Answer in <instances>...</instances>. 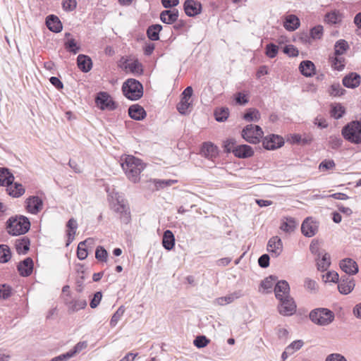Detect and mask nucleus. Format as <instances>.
Instances as JSON below:
<instances>
[{
    "instance_id": "obj_1",
    "label": "nucleus",
    "mask_w": 361,
    "mask_h": 361,
    "mask_svg": "<svg viewBox=\"0 0 361 361\" xmlns=\"http://www.w3.org/2000/svg\"><path fill=\"white\" fill-rule=\"evenodd\" d=\"M121 167L128 178L133 182H139L140 173L145 169V164L141 159L133 156L127 155L121 158Z\"/></svg>"
},
{
    "instance_id": "obj_2",
    "label": "nucleus",
    "mask_w": 361,
    "mask_h": 361,
    "mask_svg": "<svg viewBox=\"0 0 361 361\" xmlns=\"http://www.w3.org/2000/svg\"><path fill=\"white\" fill-rule=\"evenodd\" d=\"M8 233L12 235H20L27 233L30 228L29 219L23 216L11 217L6 222Z\"/></svg>"
},
{
    "instance_id": "obj_3",
    "label": "nucleus",
    "mask_w": 361,
    "mask_h": 361,
    "mask_svg": "<svg viewBox=\"0 0 361 361\" xmlns=\"http://www.w3.org/2000/svg\"><path fill=\"white\" fill-rule=\"evenodd\" d=\"M310 319L314 324L319 326H327L334 319V313L324 307H319L312 310L309 314Z\"/></svg>"
},
{
    "instance_id": "obj_4",
    "label": "nucleus",
    "mask_w": 361,
    "mask_h": 361,
    "mask_svg": "<svg viewBox=\"0 0 361 361\" xmlns=\"http://www.w3.org/2000/svg\"><path fill=\"white\" fill-rule=\"evenodd\" d=\"M342 135L348 142L361 144V121H353L347 123L341 130Z\"/></svg>"
},
{
    "instance_id": "obj_5",
    "label": "nucleus",
    "mask_w": 361,
    "mask_h": 361,
    "mask_svg": "<svg viewBox=\"0 0 361 361\" xmlns=\"http://www.w3.org/2000/svg\"><path fill=\"white\" fill-rule=\"evenodd\" d=\"M123 94L130 100H137L143 95V86L134 78L128 79L122 86Z\"/></svg>"
},
{
    "instance_id": "obj_6",
    "label": "nucleus",
    "mask_w": 361,
    "mask_h": 361,
    "mask_svg": "<svg viewBox=\"0 0 361 361\" xmlns=\"http://www.w3.org/2000/svg\"><path fill=\"white\" fill-rule=\"evenodd\" d=\"M264 132L260 126L253 124L247 125L242 130L243 137L248 142L257 144L263 137Z\"/></svg>"
},
{
    "instance_id": "obj_7",
    "label": "nucleus",
    "mask_w": 361,
    "mask_h": 361,
    "mask_svg": "<svg viewBox=\"0 0 361 361\" xmlns=\"http://www.w3.org/2000/svg\"><path fill=\"white\" fill-rule=\"evenodd\" d=\"M278 305V311L283 316H291L296 312V304L293 298L290 296L283 298Z\"/></svg>"
},
{
    "instance_id": "obj_8",
    "label": "nucleus",
    "mask_w": 361,
    "mask_h": 361,
    "mask_svg": "<svg viewBox=\"0 0 361 361\" xmlns=\"http://www.w3.org/2000/svg\"><path fill=\"white\" fill-rule=\"evenodd\" d=\"M97 106L102 110L113 111L116 109V104L111 96L105 92H100L95 99Z\"/></svg>"
},
{
    "instance_id": "obj_9",
    "label": "nucleus",
    "mask_w": 361,
    "mask_h": 361,
    "mask_svg": "<svg viewBox=\"0 0 361 361\" xmlns=\"http://www.w3.org/2000/svg\"><path fill=\"white\" fill-rule=\"evenodd\" d=\"M263 147L268 150H274L284 145V140L277 135H270L265 137L262 141Z\"/></svg>"
},
{
    "instance_id": "obj_10",
    "label": "nucleus",
    "mask_w": 361,
    "mask_h": 361,
    "mask_svg": "<svg viewBox=\"0 0 361 361\" xmlns=\"http://www.w3.org/2000/svg\"><path fill=\"white\" fill-rule=\"evenodd\" d=\"M267 251L273 257H278L281 254L283 251V243L279 236H273L269 240Z\"/></svg>"
},
{
    "instance_id": "obj_11",
    "label": "nucleus",
    "mask_w": 361,
    "mask_h": 361,
    "mask_svg": "<svg viewBox=\"0 0 361 361\" xmlns=\"http://www.w3.org/2000/svg\"><path fill=\"white\" fill-rule=\"evenodd\" d=\"M318 231V224L312 217L306 218L302 225L301 231L306 237L314 236Z\"/></svg>"
},
{
    "instance_id": "obj_12",
    "label": "nucleus",
    "mask_w": 361,
    "mask_h": 361,
    "mask_svg": "<svg viewBox=\"0 0 361 361\" xmlns=\"http://www.w3.org/2000/svg\"><path fill=\"white\" fill-rule=\"evenodd\" d=\"M340 267L345 274L350 275L356 274L358 271L357 262L351 258H345L340 262Z\"/></svg>"
},
{
    "instance_id": "obj_13",
    "label": "nucleus",
    "mask_w": 361,
    "mask_h": 361,
    "mask_svg": "<svg viewBox=\"0 0 361 361\" xmlns=\"http://www.w3.org/2000/svg\"><path fill=\"white\" fill-rule=\"evenodd\" d=\"M183 8L188 16H195L201 13L202 5L195 0H186L184 2Z\"/></svg>"
},
{
    "instance_id": "obj_14",
    "label": "nucleus",
    "mask_w": 361,
    "mask_h": 361,
    "mask_svg": "<svg viewBox=\"0 0 361 361\" xmlns=\"http://www.w3.org/2000/svg\"><path fill=\"white\" fill-rule=\"evenodd\" d=\"M26 204L27 211L36 214L42 209L43 202L38 196H32L27 199Z\"/></svg>"
},
{
    "instance_id": "obj_15",
    "label": "nucleus",
    "mask_w": 361,
    "mask_h": 361,
    "mask_svg": "<svg viewBox=\"0 0 361 361\" xmlns=\"http://www.w3.org/2000/svg\"><path fill=\"white\" fill-rule=\"evenodd\" d=\"M355 284L353 279L348 276H342L338 284V288L341 294L347 295L354 288Z\"/></svg>"
},
{
    "instance_id": "obj_16",
    "label": "nucleus",
    "mask_w": 361,
    "mask_h": 361,
    "mask_svg": "<svg viewBox=\"0 0 361 361\" xmlns=\"http://www.w3.org/2000/svg\"><path fill=\"white\" fill-rule=\"evenodd\" d=\"M33 267L32 259L27 257L18 264L17 269L20 276L26 277L31 275L33 271Z\"/></svg>"
},
{
    "instance_id": "obj_17",
    "label": "nucleus",
    "mask_w": 361,
    "mask_h": 361,
    "mask_svg": "<svg viewBox=\"0 0 361 361\" xmlns=\"http://www.w3.org/2000/svg\"><path fill=\"white\" fill-rule=\"evenodd\" d=\"M276 299L282 300L283 298L290 295V286L285 280L279 281L274 288Z\"/></svg>"
},
{
    "instance_id": "obj_18",
    "label": "nucleus",
    "mask_w": 361,
    "mask_h": 361,
    "mask_svg": "<svg viewBox=\"0 0 361 361\" xmlns=\"http://www.w3.org/2000/svg\"><path fill=\"white\" fill-rule=\"evenodd\" d=\"M114 211L120 214V218L123 223H129L130 219V212L129 211V207L126 204L118 202L114 205Z\"/></svg>"
},
{
    "instance_id": "obj_19",
    "label": "nucleus",
    "mask_w": 361,
    "mask_h": 361,
    "mask_svg": "<svg viewBox=\"0 0 361 361\" xmlns=\"http://www.w3.org/2000/svg\"><path fill=\"white\" fill-rule=\"evenodd\" d=\"M179 13L176 8L164 10L160 13V20L166 24H173L178 18Z\"/></svg>"
},
{
    "instance_id": "obj_20",
    "label": "nucleus",
    "mask_w": 361,
    "mask_h": 361,
    "mask_svg": "<svg viewBox=\"0 0 361 361\" xmlns=\"http://www.w3.org/2000/svg\"><path fill=\"white\" fill-rule=\"evenodd\" d=\"M201 154L205 158L213 160L218 156L219 150L212 142H204L201 149Z\"/></svg>"
},
{
    "instance_id": "obj_21",
    "label": "nucleus",
    "mask_w": 361,
    "mask_h": 361,
    "mask_svg": "<svg viewBox=\"0 0 361 361\" xmlns=\"http://www.w3.org/2000/svg\"><path fill=\"white\" fill-rule=\"evenodd\" d=\"M361 77L357 73H350L343 78V85L348 88H355L360 85Z\"/></svg>"
},
{
    "instance_id": "obj_22",
    "label": "nucleus",
    "mask_w": 361,
    "mask_h": 361,
    "mask_svg": "<svg viewBox=\"0 0 361 361\" xmlns=\"http://www.w3.org/2000/svg\"><path fill=\"white\" fill-rule=\"evenodd\" d=\"M46 25L50 31L56 33L60 32L63 29L61 20L54 15H49L47 17Z\"/></svg>"
},
{
    "instance_id": "obj_23",
    "label": "nucleus",
    "mask_w": 361,
    "mask_h": 361,
    "mask_svg": "<svg viewBox=\"0 0 361 361\" xmlns=\"http://www.w3.org/2000/svg\"><path fill=\"white\" fill-rule=\"evenodd\" d=\"M129 116L136 121L143 120L146 116V111L142 106L139 104H133L128 109Z\"/></svg>"
},
{
    "instance_id": "obj_24",
    "label": "nucleus",
    "mask_w": 361,
    "mask_h": 361,
    "mask_svg": "<svg viewBox=\"0 0 361 361\" xmlns=\"http://www.w3.org/2000/svg\"><path fill=\"white\" fill-rule=\"evenodd\" d=\"M233 154L238 158L245 159L254 154L252 148L247 145H240L236 146L233 150Z\"/></svg>"
},
{
    "instance_id": "obj_25",
    "label": "nucleus",
    "mask_w": 361,
    "mask_h": 361,
    "mask_svg": "<svg viewBox=\"0 0 361 361\" xmlns=\"http://www.w3.org/2000/svg\"><path fill=\"white\" fill-rule=\"evenodd\" d=\"M77 64L79 69L84 73L89 72L92 67V59L90 57L84 54H79L78 56Z\"/></svg>"
},
{
    "instance_id": "obj_26",
    "label": "nucleus",
    "mask_w": 361,
    "mask_h": 361,
    "mask_svg": "<svg viewBox=\"0 0 361 361\" xmlns=\"http://www.w3.org/2000/svg\"><path fill=\"white\" fill-rule=\"evenodd\" d=\"M243 296L241 290H236L226 296L219 297L216 299V302L219 305H225L233 302L235 300L240 298Z\"/></svg>"
},
{
    "instance_id": "obj_27",
    "label": "nucleus",
    "mask_w": 361,
    "mask_h": 361,
    "mask_svg": "<svg viewBox=\"0 0 361 361\" xmlns=\"http://www.w3.org/2000/svg\"><path fill=\"white\" fill-rule=\"evenodd\" d=\"M299 69L303 75L311 77L314 74L315 66L311 61H302L300 64Z\"/></svg>"
},
{
    "instance_id": "obj_28",
    "label": "nucleus",
    "mask_w": 361,
    "mask_h": 361,
    "mask_svg": "<svg viewBox=\"0 0 361 361\" xmlns=\"http://www.w3.org/2000/svg\"><path fill=\"white\" fill-rule=\"evenodd\" d=\"M317 269L320 271H324L328 269L331 264L330 255L327 252H324L320 257H316Z\"/></svg>"
},
{
    "instance_id": "obj_29",
    "label": "nucleus",
    "mask_w": 361,
    "mask_h": 361,
    "mask_svg": "<svg viewBox=\"0 0 361 361\" xmlns=\"http://www.w3.org/2000/svg\"><path fill=\"white\" fill-rule=\"evenodd\" d=\"M14 180L13 175L6 168H0V185L9 186Z\"/></svg>"
},
{
    "instance_id": "obj_30",
    "label": "nucleus",
    "mask_w": 361,
    "mask_h": 361,
    "mask_svg": "<svg viewBox=\"0 0 361 361\" xmlns=\"http://www.w3.org/2000/svg\"><path fill=\"white\" fill-rule=\"evenodd\" d=\"M298 223L293 217H286L282 220L280 228L286 233H292L295 231Z\"/></svg>"
},
{
    "instance_id": "obj_31",
    "label": "nucleus",
    "mask_w": 361,
    "mask_h": 361,
    "mask_svg": "<svg viewBox=\"0 0 361 361\" xmlns=\"http://www.w3.org/2000/svg\"><path fill=\"white\" fill-rule=\"evenodd\" d=\"M162 245L167 250H171L173 248L175 245V237L171 231L166 230L164 232Z\"/></svg>"
},
{
    "instance_id": "obj_32",
    "label": "nucleus",
    "mask_w": 361,
    "mask_h": 361,
    "mask_svg": "<svg viewBox=\"0 0 361 361\" xmlns=\"http://www.w3.org/2000/svg\"><path fill=\"white\" fill-rule=\"evenodd\" d=\"M6 191L8 194L13 197H19L25 193V188L20 183H15L7 186Z\"/></svg>"
},
{
    "instance_id": "obj_33",
    "label": "nucleus",
    "mask_w": 361,
    "mask_h": 361,
    "mask_svg": "<svg viewBox=\"0 0 361 361\" xmlns=\"http://www.w3.org/2000/svg\"><path fill=\"white\" fill-rule=\"evenodd\" d=\"M30 241L27 237H23L16 240V249L18 254H25L30 249Z\"/></svg>"
},
{
    "instance_id": "obj_34",
    "label": "nucleus",
    "mask_w": 361,
    "mask_h": 361,
    "mask_svg": "<svg viewBox=\"0 0 361 361\" xmlns=\"http://www.w3.org/2000/svg\"><path fill=\"white\" fill-rule=\"evenodd\" d=\"M300 26V20L295 15H288L286 18L284 27L288 31H294Z\"/></svg>"
},
{
    "instance_id": "obj_35",
    "label": "nucleus",
    "mask_w": 361,
    "mask_h": 361,
    "mask_svg": "<svg viewBox=\"0 0 361 361\" xmlns=\"http://www.w3.org/2000/svg\"><path fill=\"white\" fill-rule=\"evenodd\" d=\"M329 60L331 67L334 70L341 71L344 69L345 66V59L344 57L341 56V55H334V56H330Z\"/></svg>"
},
{
    "instance_id": "obj_36",
    "label": "nucleus",
    "mask_w": 361,
    "mask_h": 361,
    "mask_svg": "<svg viewBox=\"0 0 361 361\" xmlns=\"http://www.w3.org/2000/svg\"><path fill=\"white\" fill-rule=\"evenodd\" d=\"M162 30V25L159 24L152 25L147 29V36L152 41L159 39V32Z\"/></svg>"
},
{
    "instance_id": "obj_37",
    "label": "nucleus",
    "mask_w": 361,
    "mask_h": 361,
    "mask_svg": "<svg viewBox=\"0 0 361 361\" xmlns=\"http://www.w3.org/2000/svg\"><path fill=\"white\" fill-rule=\"evenodd\" d=\"M92 242V239L87 238L85 240L80 242L78 244V250H77V256L79 259L83 260L87 258V250L86 248V245H90Z\"/></svg>"
},
{
    "instance_id": "obj_38",
    "label": "nucleus",
    "mask_w": 361,
    "mask_h": 361,
    "mask_svg": "<svg viewBox=\"0 0 361 361\" xmlns=\"http://www.w3.org/2000/svg\"><path fill=\"white\" fill-rule=\"evenodd\" d=\"M125 68L128 69L132 73L137 75H140L143 73L142 65L138 60L126 63Z\"/></svg>"
},
{
    "instance_id": "obj_39",
    "label": "nucleus",
    "mask_w": 361,
    "mask_h": 361,
    "mask_svg": "<svg viewBox=\"0 0 361 361\" xmlns=\"http://www.w3.org/2000/svg\"><path fill=\"white\" fill-rule=\"evenodd\" d=\"M68 311L71 312H78L80 310L85 309L87 306V302L83 299L74 300L67 303Z\"/></svg>"
},
{
    "instance_id": "obj_40",
    "label": "nucleus",
    "mask_w": 361,
    "mask_h": 361,
    "mask_svg": "<svg viewBox=\"0 0 361 361\" xmlns=\"http://www.w3.org/2000/svg\"><path fill=\"white\" fill-rule=\"evenodd\" d=\"M66 226L68 227V230L67 231V235L68 237V243H66L67 245L70 244V243L73 240L74 235L75 234V231L77 229V222L73 219L71 218L68 220Z\"/></svg>"
},
{
    "instance_id": "obj_41",
    "label": "nucleus",
    "mask_w": 361,
    "mask_h": 361,
    "mask_svg": "<svg viewBox=\"0 0 361 361\" xmlns=\"http://www.w3.org/2000/svg\"><path fill=\"white\" fill-rule=\"evenodd\" d=\"M11 258V252L10 247L7 245H0V262H8Z\"/></svg>"
},
{
    "instance_id": "obj_42",
    "label": "nucleus",
    "mask_w": 361,
    "mask_h": 361,
    "mask_svg": "<svg viewBox=\"0 0 361 361\" xmlns=\"http://www.w3.org/2000/svg\"><path fill=\"white\" fill-rule=\"evenodd\" d=\"M349 49V45L345 39H339L334 45V55H342Z\"/></svg>"
},
{
    "instance_id": "obj_43",
    "label": "nucleus",
    "mask_w": 361,
    "mask_h": 361,
    "mask_svg": "<svg viewBox=\"0 0 361 361\" xmlns=\"http://www.w3.org/2000/svg\"><path fill=\"white\" fill-rule=\"evenodd\" d=\"M243 118L248 122L258 121L260 119V113L256 109H249L244 114Z\"/></svg>"
},
{
    "instance_id": "obj_44",
    "label": "nucleus",
    "mask_w": 361,
    "mask_h": 361,
    "mask_svg": "<svg viewBox=\"0 0 361 361\" xmlns=\"http://www.w3.org/2000/svg\"><path fill=\"white\" fill-rule=\"evenodd\" d=\"M229 116V110L228 108L216 109L214 111L215 119L219 122L225 121Z\"/></svg>"
},
{
    "instance_id": "obj_45",
    "label": "nucleus",
    "mask_w": 361,
    "mask_h": 361,
    "mask_svg": "<svg viewBox=\"0 0 361 361\" xmlns=\"http://www.w3.org/2000/svg\"><path fill=\"white\" fill-rule=\"evenodd\" d=\"M125 310H126V309H125L124 306L121 305L118 308V310L116 311V312L112 315L111 320H110V326L111 327H115L116 326L118 321L121 319V318L123 315Z\"/></svg>"
},
{
    "instance_id": "obj_46",
    "label": "nucleus",
    "mask_w": 361,
    "mask_h": 361,
    "mask_svg": "<svg viewBox=\"0 0 361 361\" xmlns=\"http://www.w3.org/2000/svg\"><path fill=\"white\" fill-rule=\"evenodd\" d=\"M65 49L73 54H76L80 51V47L77 44L74 39H69L64 43Z\"/></svg>"
},
{
    "instance_id": "obj_47",
    "label": "nucleus",
    "mask_w": 361,
    "mask_h": 361,
    "mask_svg": "<svg viewBox=\"0 0 361 361\" xmlns=\"http://www.w3.org/2000/svg\"><path fill=\"white\" fill-rule=\"evenodd\" d=\"M190 99L182 97L180 102L177 104V110L181 114H185L188 109L191 105V103L189 102Z\"/></svg>"
},
{
    "instance_id": "obj_48",
    "label": "nucleus",
    "mask_w": 361,
    "mask_h": 361,
    "mask_svg": "<svg viewBox=\"0 0 361 361\" xmlns=\"http://www.w3.org/2000/svg\"><path fill=\"white\" fill-rule=\"evenodd\" d=\"M210 342L205 336H197L193 341V344L197 348H202L206 347Z\"/></svg>"
},
{
    "instance_id": "obj_49",
    "label": "nucleus",
    "mask_w": 361,
    "mask_h": 361,
    "mask_svg": "<svg viewBox=\"0 0 361 361\" xmlns=\"http://www.w3.org/2000/svg\"><path fill=\"white\" fill-rule=\"evenodd\" d=\"M95 257L97 260L106 262L107 261L108 252L102 246H98L95 251Z\"/></svg>"
},
{
    "instance_id": "obj_50",
    "label": "nucleus",
    "mask_w": 361,
    "mask_h": 361,
    "mask_svg": "<svg viewBox=\"0 0 361 361\" xmlns=\"http://www.w3.org/2000/svg\"><path fill=\"white\" fill-rule=\"evenodd\" d=\"M279 51V47L273 43H269L266 45L265 47V54L266 55L270 58H274Z\"/></svg>"
},
{
    "instance_id": "obj_51",
    "label": "nucleus",
    "mask_w": 361,
    "mask_h": 361,
    "mask_svg": "<svg viewBox=\"0 0 361 361\" xmlns=\"http://www.w3.org/2000/svg\"><path fill=\"white\" fill-rule=\"evenodd\" d=\"M310 250L312 254L320 257L325 252L324 250H320L319 243L318 240H313L310 245Z\"/></svg>"
},
{
    "instance_id": "obj_52",
    "label": "nucleus",
    "mask_w": 361,
    "mask_h": 361,
    "mask_svg": "<svg viewBox=\"0 0 361 361\" xmlns=\"http://www.w3.org/2000/svg\"><path fill=\"white\" fill-rule=\"evenodd\" d=\"M345 92V90L343 89L340 84H333L329 90V93L331 95L334 97H338L344 94Z\"/></svg>"
},
{
    "instance_id": "obj_53",
    "label": "nucleus",
    "mask_w": 361,
    "mask_h": 361,
    "mask_svg": "<svg viewBox=\"0 0 361 361\" xmlns=\"http://www.w3.org/2000/svg\"><path fill=\"white\" fill-rule=\"evenodd\" d=\"M154 183L155 184V186L157 189L159 188H164L166 187H169L172 185L173 184L177 183L176 180H159V179H155L154 180Z\"/></svg>"
},
{
    "instance_id": "obj_54",
    "label": "nucleus",
    "mask_w": 361,
    "mask_h": 361,
    "mask_svg": "<svg viewBox=\"0 0 361 361\" xmlns=\"http://www.w3.org/2000/svg\"><path fill=\"white\" fill-rule=\"evenodd\" d=\"M12 294V288L11 286L3 284L0 285V298L8 299Z\"/></svg>"
},
{
    "instance_id": "obj_55",
    "label": "nucleus",
    "mask_w": 361,
    "mask_h": 361,
    "mask_svg": "<svg viewBox=\"0 0 361 361\" xmlns=\"http://www.w3.org/2000/svg\"><path fill=\"white\" fill-rule=\"evenodd\" d=\"M329 145L332 149H338L343 143L342 139L339 135H331L329 140Z\"/></svg>"
},
{
    "instance_id": "obj_56",
    "label": "nucleus",
    "mask_w": 361,
    "mask_h": 361,
    "mask_svg": "<svg viewBox=\"0 0 361 361\" xmlns=\"http://www.w3.org/2000/svg\"><path fill=\"white\" fill-rule=\"evenodd\" d=\"M223 147L226 152H227V153L233 152V150L236 147L235 140L233 138L227 139L226 141H224Z\"/></svg>"
},
{
    "instance_id": "obj_57",
    "label": "nucleus",
    "mask_w": 361,
    "mask_h": 361,
    "mask_svg": "<svg viewBox=\"0 0 361 361\" xmlns=\"http://www.w3.org/2000/svg\"><path fill=\"white\" fill-rule=\"evenodd\" d=\"M323 35V27L317 25L310 30V36L314 39H321Z\"/></svg>"
},
{
    "instance_id": "obj_58",
    "label": "nucleus",
    "mask_w": 361,
    "mask_h": 361,
    "mask_svg": "<svg viewBox=\"0 0 361 361\" xmlns=\"http://www.w3.org/2000/svg\"><path fill=\"white\" fill-rule=\"evenodd\" d=\"M277 277L275 276H269L263 280L261 283V286L264 289H270L272 288L274 282L276 281Z\"/></svg>"
},
{
    "instance_id": "obj_59",
    "label": "nucleus",
    "mask_w": 361,
    "mask_h": 361,
    "mask_svg": "<svg viewBox=\"0 0 361 361\" xmlns=\"http://www.w3.org/2000/svg\"><path fill=\"white\" fill-rule=\"evenodd\" d=\"M331 114L332 117L336 119H338L345 114V109L342 106L338 105L332 108Z\"/></svg>"
},
{
    "instance_id": "obj_60",
    "label": "nucleus",
    "mask_w": 361,
    "mask_h": 361,
    "mask_svg": "<svg viewBox=\"0 0 361 361\" xmlns=\"http://www.w3.org/2000/svg\"><path fill=\"white\" fill-rule=\"evenodd\" d=\"M335 166L336 164L334 160L325 159L319 164V169L321 171H326L334 169Z\"/></svg>"
},
{
    "instance_id": "obj_61",
    "label": "nucleus",
    "mask_w": 361,
    "mask_h": 361,
    "mask_svg": "<svg viewBox=\"0 0 361 361\" xmlns=\"http://www.w3.org/2000/svg\"><path fill=\"white\" fill-rule=\"evenodd\" d=\"M323 279L325 282L336 283L338 281L339 276L336 271H329L323 276Z\"/></svg>"
},
{
    "instance_id": "obj_62",
    "label": "nucleus",
    "mask_w": 361,
    "mask_h": 361,
    "mask_svg": "<svg viewBox=\"0 0 361 361\" xmlns=\"http://www.w3.org/2000/svg\"><path fill=\"white\" fill-rule=\"evenodd\" d=\"M62 6L66 11H73L77 6V1L75 0H63Z\"/></svg>"
},
{
    "instance_id": "obj_63",
    "label": "nucleus",
    "mask_w": 361,
    "mask_h": 361,
    "mask_svg": "<svg viewBox=\"0 0 361 361\" xmlns=\"http://www.w3.org/2000/svg\"><path fill=\"white\" fill-rule=\"evenodd\" d=\"M283 53L289 56H297L299 54L298 50L292 44L286 45L283 49Z\"/></svg>"
},
{
    "instance_id": "obj_64",
    "label": "nucleus",
    "mask_w": 361,
    "mask_h": 361,
    "mask_svg": "<svg viewBox=\"0 0 361 361\" xmlns=\"http://www.w3.org/2000/svg\"><path fill=\"white\" fill-rule=\"evenodd\" d=\"M304 286L307 290L311 292H315L317 289V282L309 278L305 279Z\"/></svg>"
}]
</instances>
